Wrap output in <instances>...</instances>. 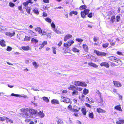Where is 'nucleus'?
Wrapping results in <instances>:
<instances>
[{
  "label": "nucleus",
  "mask_w": 124,
  "mask_h": 124,
  "mask_svg": "<svg viewBox=\"0 0 124 124\" xmlns=\"http://www.w3.org/2000/svg\"><path fill=\"white\" fill-rule=\"evenodd\" d=\"M21 110L22 112L20 114L23 117L25 118H30L31 117V114H36L38 112V111L32 109L22 108Z\"/></svg>",
  "instance_id": "f257e3e1"
},
{
  "label": "nucleus",
  "mask_w": 124,
  "mask_h": 124,
  "mask_svg": "<svg viewBox=\"0 0 124 124\" xmlns=\"http://www.w3.org/2000/svg\"><path fill=\"white\" fill-rule=\"evenodd\" d=\"M90 10L88 9H85L84 11H82L81 13V17L83 18H85V16L89 13Z\"/></svg>",
  "instance_id": "f03ea898"
},
{
  "label": "nucleus",
  "mask_w": 124,
  "mask_h": 124,
  "mask_svg": "<svg viewBox=\"0 0 124 124\" xmlns=\"http://www.w3.org/2000/svg\"><path fill=\"white\" fill-rule=\"evenodd\" d=\"M94 52L98 56H105L106 54V53L101 52H100L99 51H97L96 50H94Z\"/></svg>",
  "instance_id": "7ed1b4c3"
},
{
  "label": "nucleus",
  "mask_w": 124,
  "mask_h": 124,
  "mask_svg": "<svg viewBox=\"0 0 124 124\" xmlns=\"http://www.w3.org/2000/svg\"><path fill=\"white\" fill-rule=\"evenodd\" d=\"M76 86H82L83 87H86L87 86V84L84 82H80L79 81H76Z\"/></svg>",
  "instance_id": "20e7f679"
},
{
  "label": "nucleus",
  "mask_w": 124,
  "mask_h": 124,
  "mask_svg": "<svg viewBox=\"0 0 124 124\" xmlns=\"http://www.w3.org/2000/svg\"><path fill=\"white\" fill-rule=\"evenodd\" d=\"M100 65L101 66H104L107 68H108L109 67V64L106 62H102L100 64Z\"/></svg>",
  "instance_id": "39448f33"
},
{
  "label": "nucleus",
  "mask_w": 124,
  "mask_h": 124,
  "mask_svg": "<svg viewBox=\"0 0 124 124\" xmlns=\"http://www.w3.org/2000/svg\"><path fill=\"white\" fill-rule=\"evenodd\" d=\"M113 83L114 85L116 87H121L122 86L121 84L119 82L116 81H113Z\"/></svg>",
  "instance_id": "423d86ee"
},
{
  "label": "nucleus",
  "mask_w": 124,
  "mask_h": 124,
  "mask_svg": "<svg viewBox=\"0 0 124 124\" xmlns=\"http://www.w3.org/2000/svg\"><path fill=\"white\" fill-rule=\"evenodd\" d=\"M62 100L64 102H65L67 103L69 102L70 100L69 98L65 97L63 96L62 97Z\"/></svg>",
  "instance_id": "0eeeda50"
},
{
  "label": "nucleus",
  "mask_w": 124,
  "mask_h": 124,
  "mask_svg": "<svg viewBox=\"0 0 124 124\" xmlns=\"http://www.w3.org/2000/svg\"><path fill=\"white\" fill-rule=\"evenodd\" d=\"M38 112H37L39 116L41 118H43L44 117V116L45 115L43 113V111H40L38 110Z\"/></svg>",
  "instance_id": "6e6552de"
},
{
  "label": "nucleus",
  "mask_w": 124,
  "mask_h": 124,
  "mask_svg": "<svg viewBox=\"0 0 124 124\" xmlns=\"http://www.w3.org/2000/svg\"><path fill=\"white\" fill-rule=\"evenodd\" d=\"M72 36L70 34H67L66 35L64 39V41H66L67 39H69L70 38H71Z\"/></svg>",
  "instance_id": "1a4fd4ad"
},
{
  "label": "nucleus",
  "mask_w": 124,
  "mask_h": 124,
  "mask_svg": "<svg viewBox=\"0 0 124 124\" xmlns=\"http://www.w3.org/2000/svg\"><path fill=\"white\" fill-rule=\"evenodd\" d=\"M88 64L89 66L94 68H97L98 67V66L97 65L92 62H89Z\"/></svg>",
  "instance_id": "9d476101"
},
{
  "label": "nucleus",
  "mask_w": 124,
  "mask_h": 124,
  "mask_svg": "<svg viewBox=\"0 0 124 124\" xmlns=\"http://www.w3.org/2000/svg\"><path fill=\"white\" fill-rule=\"evenodd\" d=\"M6 35L10 37H12L15 34V32L14 31H13V33H11L9 32H6Z\"/></svg>",
  "instance_id": "9b49d317"
},
{
  "label": "nucleus",
  "mask_w": 124,
  "mask_h": 124,
  "mask_svg": "<svg viewBox=\"0 0 124 124\" xmlns=\"http://www.w3.org/2000/svg\"><path fill=\"white\" fill-rule=\"evenodd\" d=\"M97 112L99 113H105L106 112V111L104 110H103L101 108H98L97 109Z\"/></svg>",
  "instance_id": "f8f14e48"
},
{
  "label": "nucleus",
  "mask_w": 124,
  "mask_h": 124,
  "mask_svg": "<svg viewBox=\"0 0 124 124\" xmlns=\"http://www.w3.org/2000/svg\"><path fill=\"white\" fill-rule=\"evenodd\" d=\"M12 96H16V97H19V96H21V97H26V95H22L21 96L19 94H15L13 93H12L11 94V95Z\"/></svg>",
  "instance_id": "ddd939ff"
},
{
  "label": "nucleus",
  "mask_w": 124,
  "mask_h": 124,
  "mask_svg": "<svg viewBox=\"0 0 124 124\" xmlns=\"http://www.w3.org/2000/svg\"><path fill=\"white\" fill-rule=\"evenodd\" d=\"M51 103L53 104H59V101L57 100L53 99L51 101Z\"/></svg>",
  "instance_id": "4468645a"
},
{
  "label": "nucleus",
  "mask_w": 124,
  "mask_h": 124,
  "mask_svg": "<svg viewBox=\"0 0 124 124\" xmlns=\"http://www.w3.org/2000/svg\"><path fill=\"white\" fill-rule=\"evenodd\" d=\"M24 8L26 9L27 12L28 14L30 13L31 11V7H25Z\"/></svg>",
  "instance_id": "2eb2a0df"
},
{
  "label": "nucleus",
  "mask_w": 124,
  "mask_h": 124,
  "mask_svg": "<svg viewBox=\"0 0 124 124\" xmlns=\"http://www.w3.org/2000/svg\"><path fill=\"white\" fill-rule=\"evenodd\" d=\"M56 121L58 124H62L63 123V121L61 119L58 118L56 120Z\"/></svg>",
  "instance_id": "dca6fc26"
},
{
  "label": "nucleus",
  "mask_w": 124,
  "mask_h": 124,
  "mask_svg": "<svg viewBox=\"0 0 124 124\" xmlns=\"http://www.w3.org/2000/svg\"><path fill=\"white\" fill-rule=\"evenodd\" d=\"M32 64L33 66L35 67V68H37L39 66V64H37V63L35 62H32Z\"/></svg>",
  "instance_id": "f3484780"
},
{
  "label": "nucleus",
  "mask_w": 124,
  "mask_h": 124,
  "mask_svg": "<svg viewBox=\"0 0 124 124\" xmlns=\"http://www.w3.org/2000/svg\"><path fill=\"white\" fill-rule=\"evenodd\" d=\"M80 108H78L76 106H74V111L75 112H78L80 109Z\"/></svg>",
  "instance_id": "a211bd4d"
},
{
  "label": "nucleus",
  "mask_w": 124,
  "mask_h": 124,
  "mask_svg": "<svg viewBox=\"0 0 124 124\" xmlns=\"http://www.w3.org/2000/svg\"><path fill=\"white\" fill-rule=\"evenodd\" d=\"M109 60L112 61H115L116 60V58L114 56H111L108 57Z\"/></svg>",
  "instance_id": "6ab92c4d"
},
{
  "label": "nucleus",
  "mask_w": 124,
  "mask_h": 124,
  "mask_svg": "<svg viewBox=\"0 0 124 124\" xmlns=\"http://www.w3.org/2000/svg\"><path fill=\"white\" fill-rule=\"evenodd\" d=\"M78 92L77 90L75 89L73 90V91L71 93L72 95H78Z\"/></svg>",
  "instance_id": "aec40b11"
},
{
  "label": "nucleus",
  "mask_w": 124,
  "mask_h": 124,
  "mask_svg": "<svg viewBox=\"0 0 124 124\" xmlns=\"http://www.w3.org/2000/svg\"><path fill=\"white\" fill-rule=\"evenodd\" d=\"M108 41L110 42V44L112 46H114L115 45V42H113V40L110 39H108Z\"/></svg>",
  "instance_id": "412c9836"
},
{
  "label": "nucleus",
  "mask_w": 124,
  "mask_h": 124,
  "mask_svg": "<svg viewBox=\"0 0 124 124\" xmlns=\"http://www.w3.org/2000/svg\"><path fill=\"white\" fill-rule=\"evenodd\" d=\"M76 87L75 86L73 85H70V87L68 88V89L70 90H74V89H75V90L76 89Z\"/></svg>",
  "instance_id": "4be33fe9"
},
{
  "label": "nucleus",
  "mask_w": 124,
  "mask_h": 124,
  "mask_svg": "<svg viewBox=\"0 0 124 124\" xmlns=\"http://www.w3.org/2000/svg\"><path fill=\"white\" fill-rule=\"evenodd\" d=\"M5 41L4 40H1L0 42V45L2 46H6V45L5 44Z\"/></svg>",
  "instance_id": "5701e85b"
},
{
  "label": "nucleus",
  "mask_w": 124,
  "mask_h": 124,
  "mask_svg": "<svg viewBox=\"0 0 124 124\" xmlns=\"http://www.w3.org/2000/svg\"><path fill=\"white\" fill-rule=\"evenodd\" d=\"M83 47L85 51H87L88 50V47L86 45H83Z\"/></svg>",
  "instance_id": "b1692460"
},
{
  "label": "nucleus",
  "mask_w": 124,
  "mask_h": 124,
  "mask_svg": "<svg viewBox=\"0 0 124 124\" xmlns=\"http://www.w3.org/2000/svg\"><path fill=\"white\" fill-rule=\"evenodd\" d=\"M31 41L33 43L36 44L38 42V40L34 38H33L31 39Z\"/></svg>",
  "instance_id": "393cba45"
},
{
  "label": "nucleus",
  "mask_w": 124,
  "mask_h": 124,
  "mask_svg": "<svg viewBox=\"0 0 124 124\" xmlns=\"http://www.w3.org/2000/svg\"><path fill=\"white\" fill-rule=\"evenodd\" d=\"M21 48L23 49L24 50L27 51L29 49V47L28 46H22Z\"/></svg>",
  "instance_id": "a878e982"
},
{
  "label": "nucleus",
  "mask_w": 124,
  "mask_h": 124,
  "mask_svg": "<svg viewBox=\"0 0 124 124\" xmlns=\"http://www.w3.org/2000/svg\"><path fill=\"white\" fill-rule=\"evenodd\" d=\"M35 31H38L39 33L40 34L41 33V32L42 30L39 27H37L36 28L35 30Z\"/></svg>",
  "instance_id": "bb28decb"
},
{
  "label": "nucleus",
  "mask_w": 124,
  "mask_h": 124,
  "mask_svg": "<svg viewBox=\"0 0 124 124\" xmlns=\"http://www.w3.org/2000/svg\"><path fill=\"white\" fill-rule=\"evenodd\" d=\"M89 116L90 118L93 119L94 118V115L93 113L92 112L90 113L89 114Z\"/></svg>",
  "instance_id": "cd10ccee"
},
{
  "label": "nucleus",
  "mask_w": 124,
  "mask_h": 124,
  "mask_svg": "<svg viewBox=\"0 0 124 124\" xmlns=\"http://www.w3.org/2000/svg\"><path fill=\"white\" fill-rule=\"evenodd\" d=\"M81 111L83 114L85 115H86V109L84 108H83L82 109Z\"/></svg>",
  "instance_id": "c85d7f7f"
},
{
  "label": "nucleus",
  "mask_w": 124,
  "mask_h": 124,
  "mask_svg": "<svg viewBox=\"0 0 124 124\" xmlns=\"http://www.w3.org/2000/svg\"><path fill=\"white\" fill-rule=\"evenodd\" d=\"M42 98L43 100L46 102H49V100L47 97H44Z\"/></svg>",
  "instance_id": "c756f323"
},
{
  "label": "nucleus",
  "mask_w": 124,
  "mask_h": 124,
  "mask_svg": "<svg viewBox=\"0 0 124 124\" xmlns=\"http://www.w3.org/2000/svg\"><path fill=\"white\" fill-rule=\"evenodd\" d=\"M33 12L34 13L37 15H38L39 13L38 9L37 8L34 9L33 10Z\"/></svg>",
  "instance_id": "7c9ffc66"
},
{
  "label": "nucleus",
  "mask_w": 124,
  "mask_h": 124,
  "mask_svg": "<svg viewBox=\"0 0 124 124\" xmlns=\"http://www.w3.org/2000/svg\"><path fill=\"white\" fill-rule=\"evenodd\" d=\"M88 93V91L86 89H85L83 91V93L84 94L86 95Z\"/></svg>",
  "instance_id": "2f4dec72"
},
{
  "label": "nucleus",
  "mask_w": 124,
  "mask_h": 124,
  "mask_svg": "<svg viewBox=\"0 0 124 124\" xmlns=\"http://www.w3.org/2000/svg\"><path fill=\"white\" fill-rule=\"evenodd\" d=\"M41 31V33H42L43 35H46L47 32L46 31H45L44 30H42Z\"/></svg>",
  "instance_id": "473e14b6"
},
{
  "label": "nucleus",
  "mask_w": 124,
  "mask_h": 124,
  "mask_svg": "<svg viewBox=\"0 0 124 124\" xmlns=\"http://www.w3.org/2000/svg\"><path fill=\"white\" fill-rule=\"evenodd\" d=\"M45 20L46 21L50 23L51 22V20L48 17H47L45 19Z\"/></svg>",
  "instance_id": "72a5a7b5"
},
{
  "label": "nucleus",
  "mask_w": 124,
  "mask_h": 124,
  "mask_svg": "<svg viewBox=\"0 0 124 124\" xmlns=\"http://www.w3.org/2000/svg\"><path fill=\"white\" fill-rule=\"evenodd\" d=\"M68 42V46H70L72 45L74 43V42L73 40H70Z\"/></svg>",
  "instance_id": "f704fd0d"
},
{
  "label": "nucleus",
  "mask_w": 124,
  "mask_h": 124,
  "mask_svg": "<svg viewBox=\"0 0 124 124\" xmlns=\"http://www.w3.org/2000/svg\"><path fill=\"white\" fill-rule=\"evenodd\" d=\"M115 62L119 64H121V63H122L121 60L120 59L116 58V60L115 61Z\"/></svg>",
  "instance_id": "c9c22d12"
},
{
  "label": "nucleus",
  "mask_w": 124,
  "mask_h": 124,
  "mask_svg": "<svg viewBox=\"0 0 124 124\" xmlns=\"http://www.w3.org/2000/svg\"><path fill=\"white\" fill-rule=\"evenodd\" d=\"M30 40V38L27 36H25L24 39L25 41H29Z\"/></svg>",
  "instance_id": "e433bc0d"
},
{
  "label": "nucleus",
  "mask_w": 124,
  "mask_h": 124,
  "mask_svg": "<svg viewBox=\"0 0 124 124\" xmlns=\"http://www.w3.org/2000/svg\"><path fill=\"white\" fill-rule=\"evenodd\" d=\"M73 51L74 52H79V50L75 47H74L72 49Z\"/></svg>",
  "instance_id": "4c0bfd02"
},
{
  "label": "nucleus",
  "mask_w": 124,
  "mask_h": 124,
  "mask_svg": "<svg viewBox=\"0 0 124 124\" xmlns=\"http://www.w3.org/2000/svg\"><path fill=\"white\" fill-rule=\"evenodd\" d=\"M6 119H7V122H10L11 123H13V121L12 120L7 118L6 117Z\"/></svg>",
  "instance_id": "58836bf2"
},
{
  "label": "nucleus",
  "mask_w": 124,
  "mask_h": 124,
  "mask_svg": "<svg viewBox=\"0 0 124 124\" xmlns=\"http://www.w3.org/2000/svg\"><path fill=\"white\" fill-rule=\"evenodd\" d=\"M109 45V43H107L104 44L102 45V46L104 48H106L108 47Z\"/></svg>",
  "instance_id": "ea45409f"
},
{
  "label": "nucleus",
  "mask_w": 124,
  "mask_h": 124,
  "mask_svg": "<svg viewBox=\"0 0 124 124\" xmlns=\"http://www.w3.org/2000/svg\"><path fill=\"white\" fill-rule=\"evenodd\" d=\"M85 96L84 95H82V96H80L79 97V98L81 99V100L82 101L84 100L85 99Z\"/></svg>",
  "instance_id": "a19ab883"
},
{
  "label": "nucleus",
  "mask_w": 124,
  "mask_h": 124,
  "mask_svg": "<svg viewBox=\"0 0 124 124\" xmlns=\"http://www.w3.org/2000/svg\"><path fill=\"white\" fill-rule=\"evenodd\" d=\"M29 2H28V1H27L26 2H24L23 3V5L25 6V7H27V6L28 5L29 3Z\"/></svg>",
  "instance_id": "79ce46f5"
},
{
  "label": "nucleus",
  "mask_w": 124,
  "mask_h": 124,
  "mask_svg": "<svg viewBox=\"0 0 124 124\" xmlns=\"http://www.w3.org/2000/svg\"><path fill=\"white\" fill-rule=\"evenodd\" d=\"M52 51L53 53L55 54H56V48L55 47H52Z\"/></svg>",
  "instance_id": "37998d69"
},
{
  "label": "nucleus",
  "mask_w": 124,
  "mask_h": 124,
  "mask_svg": "<svg viewBox=\"0 0 124 124\" xmlns=\"http://www.w3.org/2000/svg\"><path fill=\"white\" fill-rule=\"evenodd\" d=\"M86 8V6L85 5H83L81 6L80 7V9H82L85 8Z\"/></svg>",
  "instance_id": "c03bdc74"
},
{
  "label": "nucleus",
  "mask_w": 124,
  "mask_h": 124,
  "mask_svg": "<svg viewBox=\"0 0 124 124\" xmlns=\"http://www.w3.org/2000/svg\"><path fill=\"white\" fill-rule=\"evenodd\" d=\"M46 35V36L47 38H51V33H48L47 32V34Z\"/></svg>",
  "instance_id": "a18cd8bd"
},
{
  "label": "nucleus",
  "mask_w": 124,
  "mask_h": 124,
  "mask_svg": "<svg viewBox=\"0 0 124 124\" xmlns=\"http://www.w3.org/2000/svg\"><path fill=\"white\" fill-rule=\"evenodd\" d=\"M115 108L119 110H120V109H121L120 106L119 105L116 106L115 107Z\"/></svg>",
  "instance_id": "49530a36"
},
{
  "label": "nucleus",
  "mask_w": 124,
  "mask_h": 124,
  "mask_svg": "<svg viewBox=\"0 0 124 124\" xmlns=\"http://www.w3.org/2000/svg\"><path fill=\"white\" fill-rule=\"evenodd\" d=\"M76 41L79 42H81L83 41V40L82 39L80 38L77 39H76Z\"/></svg>",
  "instance_id": "de8ad7c7"
},
{
  "label": "nucleus",
  "mask_w": 124,
  "mask_h": 124,
  "mask_svg": "<svg viewBox=\"0 0 124 124\" xmlns=\"http://www.w3.org/2000/svg\"><path fill=\"white\" fill-rule=\"evenodd\" d=\"M6 119V117H0V121H3Z\"/></svg>",
  "instance_id": "09e8293b"
},
{
  "label": "nucleus",
  "mask_w": 124,
  "mask_h": 124,
  "mask_svg": "<svg viewBox=\"0 0 124 124\" xmlns=\"http://www.w3.org/2000/svg\"><path fill=\"white\" fill-rule=\"evenodd\" d=\"M15 4L12 2H10L9 3V5L11 7H13L15 6Z\"/></svg>",
  "instance_id": "8fccbe9b"
},
{
  "label": "nucleus",
  "mask_w": 124,
  "mask_h": 124,
  "mask_svg": "<svg viewBox=\"0 0 124 124\" xmlns=\"http://www.w3.org/2000/svg\"><path fill=\"white\" fill-rule=\"evenodd\" d=\"M51 27L55 29V25L54 23L53 22L51 24Z\"/></svg>",
  "instance_id": "3c124183"
},
{
  "label": "nucleus",
  "mask_w": 124,
  "mask_h": 124,
  "mask_svg": "<svg viewBox=\"0 0 124 124\" xmlns=\"http://www.w3.org/2000/svg\"><path fill=\"white\" fill-rule=\"evenodd\" d=\"M116 21L117 22L119 21L120 19V16H116Z\"/></svg>",
  "instance_id": "603ef678"
},
{
  "label": "nucleus",
  "mask_w": 124,
  "mask_h": 124,
  "mask_svg": "<svg viewBox=\"0 0 124 124\" xmlns=\"http://www.w3.org/2000/svg\"><path fill=\"white\" fill-rule=\"evenodd\" d=\"M82 88H81L76 87V90L77 91H81L82 90Z\"/></svg>",
  "instance_id": "864d4df0"
},
{
  "label": "nucleus",
  "mask_w": 124,
  "mask_h": 124,
  "mask_svg": "<svg viewBox=\"0 0 124 124\" xmlns=\"http://www.w3.org/2000/svg\"><path fill=\"white\" fill-rule=\"evenodd\" d=\"M12 49V48L11 47L9 46H8L7 49V50L8 51H11Z\"/></svg>",
  "instance_id": "5fc2aeb1"
},
{
  "label": "nucleus",
  "mask_w": 124,
  "mask_h": 124,
  "mask_svg": "<svg viewBox=\"0 0 124 124\" xmlns=\"http://www.w3.org/2000/svg\"><path fill=\"white\" fill-rule=\"evenodd\" d=\"M40 46L39 48V49H42L44 46V45L42 43H40Z\"/></svg>",
  "instance_id": "6e6d98bb"
},
{
  "label": "nucleus",
  "mask_w": 124,
  "mask_h": 124,
  "mask_svg": "<svg viewBox=\"0 0 124 124\" xmlns=\"http://www.w3.org/2000/svg\"><path fill=\"white\" fill-rule=\"evenodd\" d=\"M100 101L99 102L102 104L103 102L102 98L101 96H100Z\"/></svg>",
  "instance_id": "4d7b16f0"
},
{
  "label": "nucleus",
  "mask_w": 124,
  "mask_h": 124,
  "mask_svg": "<svg viewBox=\"0 0 124 124\" xmlns=\"http://www.w3.org/2000/svg\"><path fill=\"white\" fill-rule=\"evenodd\" d=\"M5 29V28L2 26L0 25V31L2 30H4Z\"/></svg>",
  "instance_id": "13d9d810"
},
{
  "label": "nucleus",
  "mask_w": 124,
  "mask_h": 124,
  "mask_svg": "<svg viewBox=\"0 0 124 124\" xmlns=\"http://www.w3.org/2000/svg\"><path fill=\"white\" fill-rule=\"evenodd\" d=\"M88 16L89 18H91L92 16V13H90L88 15Z\"/></svg>",
  "instance_id": "bf43d9fd"
},
{
  "label": "nucleus",
  "mask_w": 124,
  "mask_h": 124,
  "mask_svg": "<svg viewBox=\"0 0 124 124\" xmlns=\"http://www.w3.org/2000/svg\"><path fill=\"white\" fill-rule=\"evenodd\" d=\"M115 16H112L111 17V21L113 22V20L114 19H115Z\"/></svg>",
  "instance_id": "052dcab7"
},
{
  "label": "nucleus",
  "mask_w": 124,
  "mask_h": 124,
  "mask_svg": "<svg viewBox=\"0 0 124 124\" xmlns=\"http://www.w3.org/2000/svg\"><path fill=\"white\" fill-rule=\"evenodd\" d=\"M116 53L117 54L119 55H123L122 53L121 52L117 51L116 52Z\"/></svg>",
  "instance_id": "680f3d73"
},
{
  "label": "nucleus",
  "mask_w": 124,
  "mask_h": 124,
  "mask_svg": "<svg viewBox=\"0 0 124 124\" xmlns=\"http://www.w3.org/2000/svg\"><path fill=\"white\" fill-rule=\"evenodd\" d=\"M97 40V37H94L93 38V40L95 42H96Z\"/></svg>",
  "instance_id": "e2e57ef3"
},
{
  "label": "nucleus",
  "mask_w": 124,
  "mask_h": 124,
  "mask_svg": "<svg viewBox=\"0 0 124 124\" xmlns=\"http://www.w3.org/2000/svg\"><path fill=\"white\" fill-rule=\"evenodd\" d=\"M68 42L66 44L64 43V47H68L69 46H68Z\"/></svg>",
  "instance_id": "0e129e2a"
},
{
  "label": "nucleus",
  "mask_w": 124,
  "mask_h": 124,
  "mask_svg": "<svg viewBox=\"0 0 124 124\" xmlns=\"http://www.w3.org/2000/svg\"><path fill=\"white\" fill-rule=\"evenodd\" d=\"M85 105L86 107L89 108H91V105L89 104L86 103L85 104Z\"/></svg>",
  "instance_id": "69168bd1"
},
{
  "label": "nucleus",
  "mask_w": 124,
  "mask_h": 124,
  "mask_svg": "<svg viewBox=\"0 0 124 124\" xmlns=\"http://www.w3.org/2000/svg\"><path fill=\"white\" fill-rule=\"evenodd\" d=\"M43 1L44 2L48 3L49 2V0H43Z\"/></svg>",
  "instance_id": "338daca9"
},
{
  "label": "nucleus",
  "mask_w": 124,
  "mask_h": 124,
  "mask_svg": "<svg viewBox=\"0 0 124 124\" xmlns=\"http://www.w3.org/2000/svg\"><path fill=\"white\" fill-rule=\"evenodd\" d=\"M30 120L29 119H26L25 120V121L27 123L30 121Z\"/></svg>",
  "instance_id": "774afa93"
}]
</instances>
